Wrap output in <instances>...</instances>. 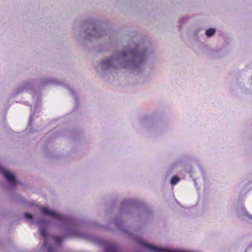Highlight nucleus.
<instances>
[{
  "mask_svg": "<svg viewBox=\"0 0 252 252\" xmlns=\"http://www.w3.org/2000/svg\"><path fill=\"white\" fill-rule=\"evenodd\" d=\"M147 59V49L138 46L118 51L98 63L100 72L110 69L123 68L131 72H140Z\"/></svg>",
  "mask_w": 252,
  "mask_h": 252,
  "instance_id": "nucleus-1",
  "label": "nucleus"
},
{
  "mask_svg": "<svg viewBox=\"0 0 252 252\" xmlns=\"http://www.w3.org/2000/svg\"><path fill=\"white\" fill-rule=\"evenodd\" d=\"M109 24L94 19H88L80 22L79 27V42L90 41L93 38L106 35L109 32Z\"/></svg>",
  "mask_w": 252,
  "mask_h": 252,
  "instance_id": "nucleus-2",
  "label": "nucleus"
},
{
  "mask_svg": "<svg viewBox=\"0 0 252 252\" xmlns=\"http://www.w3.org/2000/svg\"><path fill=\"white\" fill-rule=\"evenodd\" d=\"M38 209L43 216L50 217L62 224L63 227L65 229L63 235L66 238L78 234V232L75 228L78 224L77 220L60 214L46 206H38Z\"/></svg>",
  "mask_w": 252,
  "mask_h": 252,
  "instance_id": "nucleus-3",
  "label": "nucleus"
},
{
  "mask_svg": "<svg viewBox=\"0 0 252 252\" xmlns=\"http://www.w3.org/2000/svg\"><path fill=\"white\" fill-rule=\"evenodd\" d=\"M85 237L95 244L103 247L104 252H120V249L118 246L110 244L100 237L90 234H85Z\"/></svg>",
  "mask_w": 252,
  "mask_h": 252,
  "instance_id": "nucleus-4",
  "label": "nucleus"
},
{
  "mask_svg": "<svg viewBox=\"0 0 252 252\" xmlns=\"http://www.w3.org/2000/svg\"><path fill=\"white\" fill-rule=\"evenodd\" d=\"M0 173L6 180L11 189L16 188L19 182L17 181L15 175L8 170L5 169L0 165Z\"/></svg>",
  "mask_w": 252,
  "mask_h": 252,
  "instance_id": "nucleus-5",
  "label": "nucleus"
},
{
  "mask_svg": "<svg viewBox=\"0 0 252 252\" xmlns=\"http://www.w3.org/2000/svg\"><path fill=\"white\" fill-rule=\"evenodd\" d=\"M34 82L35 81L34 80H31L30 81H25L23 82L20 86L18 87L14 90L13 96L16 95L25 91L30 90L32 91V96L34 97L36 94Z\"/></svg>",
  "mask_w": 252,
  "mask_h": 252,
  "instance_id": "nucleus-6",
  "label": "nucleus"
},
{
  "mask_svg": "<svg viewBox=\"0 0 252 252\" xmlns=\"http://www.w3.org/2000/svg\"><path fill=\"white\" fill-rule=\"evenodd\" d=\"M40 107V105L39 104L38 101H37V102L34 104L33 109H32V107L31 108V113L29 117L27 126L26 128V130L29 131L30 132H33V131L31 130L32 127V123L33 121V117L36 112L38 113L39 112Z\"/></svg>",
  "mask_w": 252,
  "mask_h": 252,
  "instance_id": "nucleus-7",
  "label": "nucleus"
},
{
  "mask_svg": "<svg viewBox=\"0 0 252 252\" xmlns=\"http://www.w3.org/2000/svg\"><path fill=\"white\" fill-rule=\"evenodd\" d=\"M40 82V86L42 87H44L48 85L65 86V85L63 82L52 78H43L41 79Z\"/></svg>",
  "mask_w": 252,
  "mask_h": 252,
  "instance_id": "nucleus-8",
  "label": "nucleus"
},
{
  "mask_svg": "<svg viewBox=\"0 0 252 252\" xmlns=\"http://www.w3.org/2000/svg\"><path fill=\"white\" fill-rule=\"evenodd\" d=\"M34 222L38 226L39 229L41 228H47L50 224V221L43 218H38L35 220Z\"/></svg>",
  "mask_w": 252,
  "mask_h": 252,
  "instance_id": "nucleus-9",
  "label": "nucleus"
},
{
  "mask_svg": "<svg viewBox=\"0 0 252 252\" xmlns=\"http://www.w3.org/2000/svg\"><path fill=\"white\" fill-rule=\"evenodd\" d=\"M15 199L18 203L25 206L32 207L34 205V203L28 201L19 194L15 196Z\"/></svg>",
  "mask_w": 252,
  "mask_h": 252,
  "instance_id": "nucleus-10",
  "label": "nucleus"
},
{
  "mask_svg": "<svg viewBox=\"0 0 252 252\" xmlns=\"http://www.w3.org/2000/svg\"><path fill=\"white\" fill-rule=\"evenodd\" d=\"M65 87L67 89L68 91L69 92L71 95L73 96L74 99L75 100V104L74 108L75 109H77L79 107V99L77 96V94L75 92V91L71 88L70 86H65Z\"/></svg>",
  "mask_w": 252,
  "mask_h": 252,
  "instance_id": "nucleus-11",
  "label": "nucleus"
},
{
  "mask_svg": "<svg viewBox=\"0 0 252 252\" xmlns=\"http://www.w3.org/2000/svg\"><path fill=\"white\" fill-rule=\"evenodd\" d=\"M39 229L40 235L44 238L43 246L45 247L48 245V241L46 240L48 236V231L47 228H41Z\"/></svg>",
  "mask_w": 252,
  "mask_h": 252,
  "instance_id": "nucleus-12",
  "label": "nucleus"
},
{
  "mask_svg": "<svg viewBox=\"0 0 252 252\" xmlns=\"http://www.w3.org/2000/svg\"><path fill=\"white\" fill-rule=\"evenodd\" d=\"M53 238L57 246L60 247L62 246L63 240L66 237L63 234L59 236H53Z\"/></svg>",
  "mask_w": 252,
  "mask_h": 252,
  "instance_id": "nucleus-13",
  "label": "nucleus"
},
{
  "mask_svg": "<svg viewBox=\"0 0 252 252\" xmlns=\"http://www.w3.org/2000/svg\"><path fill=\"white\" fill-rule=\"evenodd\" d=\"M216 31L214 28L208 29L205 32V35L207 37H211L215 34Z\"/></svg>",
  "mask_w": 252,
  "mask_h": 252,
  "instance_id": "nucleus-14",
  "label": "nucleus"
},
{
  "mask_svg": "<svg viewBox=\"0 0 252 252\" xmlns=\"http://www.w3.org/2000/svg\"><path fill=\"white\" fill-rule=\"evenodd\" d=\"M241 212L242 214L245 216L246 217L248 218V219L250 220H252V216L247 211L246 208L242 206L241 208Z\"/></svg>",
  "mask_w": 252,
  "mask_h": 252,
  "instance_id": "nucleus-15",
  "label": "nucleus"
},
{
  "mask_svg": "<svg viewBox=\"0 0 252 252\" xmlns=\"http://www.w3.org/2000/svg\"><path fill=\"white\" fill-rule=\"evenodd\" d=\"M190 18L189 17L187 16L181 18L179 20V30L180 31L182 29V26L184 23H185L187 20H188Z\"/></svg>",
  "mask_w": 252,
  "mask_h": 252,
  "instance_id": "nucleus-16",
  "label": "nucleus"
},
{
  "mask_svg": "<svg viewBox=\"0 0 252 252\" xmlns=\"http://www.w3.org/2000/svg\"><path fill=\"white\" fill-rule=\"evenodd\" d=\"M180 180V179L179 177L177 176H173L171 179L170 184L172 186H174L178 183Z\"/></svg>",
  "mask_w": 252,
  "mask_h": 252,
  "instance_id": "nucleus-17",
  "label": "nucleus"
},
{
  "mask_svg": "<svg viewBox=\"0 0 252 252\" xmlns=\"http://www.w3.org/2000/svg\"><path fill=\"white\" fill-rule=\"evenodd\" d=\"M24 217L29 220H33L34 219L33 216L30 213L25 212L24 214Z\"/></svg>",
  "mask_w": 252,
  "mask_h": 252,
  "instance_id": "nucleus-18",
  "label": "nucleus"
},
{
  "mask_svg": "<svg viewBox=\"0 0 252 252\" xmlns=\"http://www.w3.org/2000/svg\"><path fill=\"white\" fill-rule=\"evenodd\" d=\"M109 49V48L107 45H104L103 46V48L100 49L99 50L100 52H104L108 51Z\"/></svg>",
  "mask_w": 252,
  "mask_h": 252,
  "instance_id": "nucleus-19",
  "label": "nucleus"
},
{
  "mask_svg": "<svg viewBox=\"0 0 252 252\" xmlns=\"http://www.w3.org/2000/svg\"><path fill=\"white\" fill-rule=\"evenodd\" d=\"M193 182H194V186L196 187L197 186V183H196V180L195 179H193Z\"/></svg>",
  "mask_w": 252,
  "mask_h": 252,
  "instance_id": "nucleus-20",
  "label": "nucleus"
},
{
  "mask_svg": "<svg viewBox=\"0 0 252 252\" xmlns=\"http://www.w3.org/2000/svg\"><path fill=\"white\" fill-rule=\"evenodd\" d=\"M40 87H42V86H41L40 85V86H38V88H40Z\"/></svg>",
  "mask_w": 252,
  "mask_h": 252,
  "instance_id": "nucleus-21",
  "label": "nucleus"
}]
</instances>
